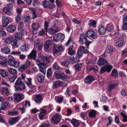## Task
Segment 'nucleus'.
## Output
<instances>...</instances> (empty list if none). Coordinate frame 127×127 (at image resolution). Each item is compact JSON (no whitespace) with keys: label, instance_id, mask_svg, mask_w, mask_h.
Returning a JSON list of instances; mask_svg holds the SVG:
<instances>
[{"label":"nucleus","instance_id":"1","mask_svg":"<svg viewBox=\"0 0 127 127\" xmlns=\"http://www.w3.org/2000/svg\"><path fill=\"white\" fill-rule=\"evenodd\" d=\"M50 57L47 56L46 57H42L41 58V60L43 63H40L39 60H35L37 64L39 67V71L45 74L46 73V68L47 66L46 64L49 63L50 62Z\"/></svg>","mask_w":127,"mask_h":127},{"label":"nucleus","instance_id":"2","mask_svg":"<svg viewBox=\"0 0 127 127\" xmlns=\"http://www.w3.org/2000/svg\"><path fill=\"white\" fill-rule=\"evenodd\" d=\"M86 35H85L83 33L80 34L79 40V43L81 45L85 44L88 49H89V47L90 44L92 42L88 40Z\"/></svg>","mask_w":127,"mask_h":127},{"label":"nucleus","instance_id":"3","mask_svg":"<svg viewBox=\"0 0 127 127\" xmlns=\"http://www.w3.org/2000/svg\"><path fill=\"white\" fill-rule=\"evenodd\" d=\"M14 100L15 103H17L20 102L24 98V95L20 93H14Z\"/></svg>","mask_w":127,"mask_h":127},{"label":"nucleus","instance_id":"4","mask_svg":"<svg viewBox=\"0 0 127 127\" xmlns=\"http://www.w3.org/2000/svg\"><path fill=\"white\" fill-rule=\"evenodd\" d=\"M86 36L90 39H94L96 38L97 35L96 33L92 31H89L86 33Z\"/></svg>","mask_w":127,"mask_h":127},{"label":"nucleus","instance_id":"5","mask_svg":"<svg viewBox=\"0 0 127 127\" xmlns=\"http://www.w3.org/2000/svg\"><path fill=\"white\" fill-rule=\"evenodd\" d=\"M60 120V115L58 113H57L52 118L51 122L53 124H57L59 123Z\"/></svg>","mask_w":127,"mask_h":127},{"label":"nucleus","instance_id":"6","mask_svg":"<svg viewBox=\"0 0 127 127\" xmlns=\"http://www.w3.org/2000/svg\"><path fill=\"white\" fill-rule=\"evenodd\" d=\"M55 74L56 78L57 79H61L65 81L66 79L68 78V77L66 76L63 73H60L56 71L55 72Z\"/></svg>","mask_w":127,"mask_h":127},{"label":"nucleus","instance_id":"7","mask_svg":"<svg viewBox=\"0 0 127 127\" xmlns=\"http://www.w3.org/2000/svg\"><path fill=\"white\" fill-rule=\"evenodd\" d=\"M64 35L61 33H57L53 37V40L54 41L58 42L64 39Z\"/></svg>","mask_w":127,"mask_h":127},{"label":"nucleus","instance_id":"8","mask_svg":"<svg viewBox=\"0 0 127 127\" xmlns=\"http://www.w3.org/2000/svg\"><path fill=\"white\" fill-rule=\"evenodd\" d=\"M114 48L113 46L111 45L108 46L107 47L106 49L105 52L103 54L102 56L105 57L110 55L111 53L114 51Z\"/></svg>","mask_w":127,"mask_h":127},{"label":"nucleus","instance_id":"9","mask_svg":"<svg viewBox=\"0 0 127 127\" xmlns=\"http://www.w3.org/2000/svg\"><path fill=\"white\" fill-rule=\"evenodd\" d=\"M115 45L119 47L122 46L124 43L123 39L122 38L117 37L114 40Z\"/></svg>","mask_w":127,"mask_h":127},{"label":"nucleus","instance_id":"10","mask_svg":"<svg viewBox=\"0 0 127 127\" xmlns=\"http://www.w3.org/2000/svg\"><path fill=\"white\" fill-rule=\"evenodd\" d=\"M2 48L1 49V51L6 54H9L10 52V49L9 48L7 45L3 44L2 46Z\"/></svg>","mask_w":127,"mask_h":127},{"label":"nucleus","instance_id":"11","mask_svg":"<svg viewBox=\"0 0 127 127\" xmlns=\"http://www.w3.org/2000/svg\"><path fill=\"white\" fill-rule=\"evenodd\" d=\"M2 26L5 27H6L10 22L9 18L4 16L2 17Z\"/></svg>","mask_w":127,"mask_h":127},{"label":"nucleus","instance_id":"12","mask_svg":"<svg viewBox=\"0 0 127 127\" xmlns=\"http://www.w3.org/2000/svg\"><path fill=\"white\" fill-rule=\"evenodd\" d=\"M117 84L115 81H111V83L109 84L108 87V91L111 92V91L114 89L117 86Z\"/></svg>","mask_w":127,"mask_h":127},{"label":"nucleus","instance_id":"13","mask_svg":"<svg viewBox=\"0 0 127 127\" xmlns=\"http://www.w3.org/2000/svg\"><path fill=\"white\" fill-rule=\"evenodd\" d=\"M62 49V47L60 45H57L55 44H54L53 53L54 54H56L61 51Z\"/></svg>","mask_w":127,"mask_h":127},{"label":"nucleus","instance_id":"14","mask_svg":"<svg viewBox=\"0 0 127 127\" xmlns=\"http://www.w3.org/2000/svg\"><path fill=\"white\" fill-rule=\"evenodd\" d=\"M63 84V82L59 80L53 82L52 88L53 89H56L58 87L62 86Z\"/></svg>","mask_w":127,"mask_h":127},{"label":"nucleus","instance_id":"15","mask_svg":"<svg viewBox=\"0 0 127 127\" xmlns=\"http://www.w3.org/2000/svg\"><path fill=\"white\" fill-rule=\"evenodd\" d=\"M52 44V41L50 40H48L46 42L44 46L45 51H48L50 47L51 46Z\"/></svg>","mask_w":127,"mask_h":127},{"label":"nucleus","instance_id":"16","mask_svg":"<svg viewBox=\"0 0 127 127\" xmlns=\"http://www.w3.org/2000/svg\"><path fill=\"white\" fill-rule=\"evenodd\" d=\"M19 119V117H16L10 118L8 120L9 122L10 125H12L16 123L18 121Z\"/></svg>","mask_w":127,"mask_h":127},{"label":"nucleus","instance_id":"17","mask_svg":"<svg viewBox=\"0 0 127 127\" xmlns=\"http://www.w3.org/2000/svg\"><path fill=\"white\" fill-rule=\"evenodd\" d=\"M106 31V29L104 28V26L102 25H99L98 27V32L102 34H104Z\"/></svg>","mask_w":127,"mask_h":127},{"label":"nucleus","instance_id":"18","mask_svg":"<svg viewBox=\"0 0 127 127\" xmlns=\"http://www.w3.org/2000/svg\"><path fill=\"white\" fill-rule=\"evenodd\" d=\"M108 63L107 61L102 58L99 59L97 62V64L99 65H106Z\"/></svg>","mask_w":127,"mask_h":127},{"label":"nucleus","instance_id":"19","mask_svg":"<svg viewBox=\"0 0 127 127\" xmlns=\"http://www.w3.org/2000/svg\"><path fill=\"white\" fill-rule=\"evenodd\" d=\"M95 78L92 76L88 75L86 78L85 81L87 83H92L94 80Z\"/></svg>","mask_w":127,"mask_h":127},{"label":"nucleus","instance_id":"20","mask_svg":"<svg viewBox=\"0 0 127 127\" xmlns=\"http://www.w3.org/2000/svg\"><path fill=\"white\" fill-rule=\"evenodd\" d=\"M15 90L16 91H20L24 89H25V86L23 83L16 86H14Z\"/></svg>","mask_w":127,"mask_h":127},{"label":"nucleus","instance_id":"21","mask_svg":"<svg viewBox=\"0 0 127 127\" xmlns=\"http://www.w3.org/2000/svg\"><path fill=\"white\" fill-rule=\"evenodd\" d=\"M18 41L16 39H12L10 41V43L13 48H17L18 46L17 43Z\"/></svg>","mask_w":127,"mask_h":127},{"label":"nucleus","instance_id":"22","mask_svg":"<svg viewBox=\"0 0 127 127\" xmlns=\"http://www.w3.org/2000/svg\"><path fill=\"white\" fill-rule=\"evenodd\" d=\"M36 56V51L33 50L29 55L28 58L30 59H35Z\"/></svg>","mask_w":127,"mask_h":127},{"label":"nucleus","instance_id":"23","mask_svg":"<svg viewBox=\"0 0 127 127\" xmlns=\"http://www.w3.org/2000/svg\"><path fill=\"white\" fill-rule=\"evenodd\" d=\"M42 99V96L40 94L37 95H35L34 100L37 103H40Z\"/></svg>","mask_w":127,"mask_h":127},{"label":"nucleus","instance_id":"24","mask_svg":"<svg viewBox=\"0 0 127 127\" xmlns=\"http://www.w3.org/2000/svg\"><path fill=\"white\" fill-rule=\"evenodd\" d=\"M15 29L16 28L14 26L10 25H9L7 28L6 30L9 32H12L14 31Z\"/></svg>","mask_w":127,"mask_h":127},{"label":"nucleus","instance_id":"25","mask_svg":"<svg viewBox=\"0 0 127 127\" xmlns=\"http://www.w3.org/2000/svg\"><path fill=\"white\" fill-rule=\"evenodd\" d=\"M2 93L5 96H7L9 94V91L7 88L4 87L1 89Z\"/></svg>","mask_w":127,"mask_h":127},{"label":"nucleus","instance_id":"26","mask_svg":"<svg viewBox=\"0 0 127 127\" xmlns=\"http://www.w3.org/2000/svg\"><path fill=\"white\" fill-rule=\"evenodd\" d=\"M9 104V102L7 101L2 102L1 104V107L0 109L1 110H4L6 107Z\"/></svg>","mask_w":127,"mask_h":127},{"label":"nucleus","instance_id":"27","mask_svg":"<svg viewBox=\"0 0 127 127\" xmlns=\"http://www.w3.org/2000/svg\"><path fill=\"white\" fill-rule=\"evenodd\" d=\"M96 114V111L95 110H92V111H90L89 113V117L93 118L95 117Z\"/></svg>","mask_w":127,"mask_h":127},{"label":"nucleus","instance_id":"28","mask_svg":"<svg viewBox=\"0 0 127 127\" xmlns=\"http://www.w3.org/2000/svg\"><path fill=\"white\" fill-rule=\"evenodd\" d=\"M17 77V75H14L12 77H8L7 78V80L10 83H13L15 81V80Z\"/></svg>","mask_w":127,"mask_h":127},{"label":"nucleus","instance_id":"29","mask_svg":"<svg viewBox=\"0 0 127 127\" xmlns=\"http://www.w3.org/2000/svg\"><path fill=\"white\" fill-rule=\"evenodd\" d=\"M0 74L3 77L7 76L8 75V73L3 69H0Z\"/></svg>","mask_w":127,"mask_h":127},{"label":"nucleus","instance_id":"30","mask_svg":"<svg viewBox=\"0 0 127 127\" xmlns=\"http://www.w3.org/2000/svg\"><path fill=\"white\" fill-rule=\"evenodd\" d=\"M106 31L108 32H112L114 30V27L113 25L111 24H108L106 27Z\"/></svg>","mask_w":127,"mask_h":127},{"label":"nucleus","instance_id":"31","mask_svg":"<svg viewBox=\"0 0 127 127\" xmlns=\"http://www.w3.org/2000/svg\"><path fill=\"white\" fill-rule=\"evenodd\" d=\"M7 70L11 74L16 75L17 73V71L16 70L13 68L7 67Z\"/></svg>","mask_w":127,"mask_h":127},{"label":"nucleus","instance_id":"32","mask_svg":"<svg viewBox=\"0 0 127 127\" xmlns=\"http://www.w3.org/2000/svg\"><path fill=\"white\" fill-rule=\"evenodd\" d=\"M37 79L38 81L40 83H42L44 81V78L42 74H39L37 77Z\"/></svg>","mask_w":127,"mask_h":127},{"label":"nucleus","instance_id":"33","mask_svg":"<svg viewBox=\"0 0 127 127\" xmlns=\"http://www.w3.org/2000/svg\"><path fill=\"white\" fill-rule=\"evenodd\" d=\"M40 26V25L37 23H33L32 25V29L34 30H37Z\"/></svg>","mask_w":127,"mask_h":127},{"label":"nucleus","instance_id":"34","mask_svg":"<svg viewBox=\"0 0 127 127\" xmlns=\"http://www.w3.org/2000/svg\"><path fill=\"white\" fill-rule=\"evenodd\" d=\"M71 122L74 127H77L79 125L78 121L75 119H72Z\"/></svg>","mask_w":127,"mask_h":127},{"label":"nucleus","instance_id":"35","mask_svg":"<svg viewBox=\"0 0 127 127\" xmlns=\"http://www.w3.org/2000/svg\"><path fill=\"white\" fill-rule=\"evenodd\" d=\"M82 66V64L77 63L74 65V67L76 71H78L81 69Z\"/></svg>","mask_w":127,"mask_h":127},{"label":"nucleus","instance_id":"36","mask_svg":"<svg viewBox=\"0 0 127 127\" xmlns=\"http://www.w3.org/2000/svg\"><path fill=\"white\" fill-rule=\"evenodd\" d=\"M96 23L94 20H90L88 24L91 27H93L94 28L96 27Z\"/></svg>","mask_w":127,"mask_h":127},{"label":"nucleus","instance_id":"37","mask_svg":"<svg viewBox=\"0 0 127 127\" xmlns=\"http://www.w3.org/2000/svg\"><path fill=\"white\" fill-rule=\"evenodd\" d=\"M73 48V45H71L69 46L68 49V53L71 55H73L75 53V51L72 50Z\"/></svg>","mask_w":127,"mask_h":127},{"label":"nucleus","instance_id":"38","mask_svg":"<svg viewBox=\"0 0 127 127\" xmlns=\"http://www.w3.org/2000/svg\"><path fill=\"white\" fill-rule=\"evenodd\" d=\"M59 30L58 28L56 29L51 28L49 30V33L51 35H53L56 32H59Z\"/></svg>","mask_w":127,"mask_h":127},{"label":"nucleus","instance_id":"39","mask_svg":"<svg viewBox=\"0 0 127 127\" xmlns=\"http://www.w3.org/2000/svg\"><path fill=\"white\" fill-rule=\"evenodd\" d=\"M110 75L112 77H115L118 76V72L117 69H114L113 70Z\"/></svg>","mask_w":127,"mask_h":127},{"label":"nucleus","instance_id":"40","mask_svg":"<svg viewBox=\"0 0 127 127\" xmlns=\"http://www.w3.org/2000/svg\"><path fill=\"white\" fill-rule=\"evenodd\" d=\"M28 50V45L27 44H24L21 48V50L22 51H26Z\"/></svg>","mask_w":127,"mask_h":127},{"label":"nucleus","instance_id":"41","mask_svg":"<svg viewBox=\"0 0 127 127\" xmlns=\"http://www.w3.org/2000/svg\"><path fill=\"white\" fill-rule=\"evenodd\" d=\"M63 99L64 98L63 96H58L57 97L56 101L57 103L60 104L62 102Z\"/></svg>","mask_w":127,"mask_h":127},{"label":"nucleus","instance_id":"42","mask_svg":"<svg viewBox=\"0 0 127 127\" xmlns=\"http://www.w3.org/2000/svg\"><path fill=\"white\" fill-rule=\"evenodd\" d=\"M22 34L20 32H18L15 34L14 36L15 38L18 39H21L22 38Z\"/></svg>","mask_w":127,"mask_h":127},{"label":"nucleus","instance_id":"43","mask_svg":"<svg viewBox=\"0 0 127 127\" xmlns=\"http://www.w3.org/2000/svg\"><path fill=\"white\" fill-rule=\"evenodd\" d=\"M47 3L48 5H47V8H49L53 9L55 8V5L53 3H51L50 1H48Z\"/></svg>","mask_w":127,"mask_h":127},{"label":"nucleus","instance_id":"44","mask_svg":"<svg viewBox=\"0 0 127 127\" xmlns=\"http://www.w3.org/2000/svg\"><path fill=\"white\" fill-rule=\"evenodd\" d=\"M106 71L110 72L112 68V66L110 65H106L104 66Z\"/></svg>","mask_w":127,"mask_h":127},{"label":"nucleus","instance_id":"45","mask_svg":"<svg viewBox=\"0 0 127 127\" xmlns=\"http://www.w3.org/2000/svg\"><path fill=\"white\" fill-rule=\"evenodd\" d=\"M47 31L45 29L42 30L39 32L38 35L40 36H43L45 35V33L47 32Z\"/></svg>","mask_w":127,"mask_h":127},{"label":"nucleus","instance_id":"46","mask_svg":"<svg viewBox=\"0 0 127 127\" xmlns=\"http://www.w3.org/2000/svg\"><path fill=\"white\" fill-rule=\"evenodd\" d=\"M121 115L123 118V121L124 122H127V116L124 113L121 112L120 113Z\"/></svg>","mask_w":127,"mask_h":127},{"label":"nucleus","instance_id":"47","mask_svg":"<svg viewBox=\"0 0 127 127\" xmlns=\"http://www.w3.org/2000/svg\"><path fill=\"white\" fill-rule=\"evenodd\" d=\"M24 20L26 23H29L30 22V17L29 16H25L24 17Z\"/></svg>","mask_w":127,"mask_h":127},{"label":"nucleus","instance_id":"48","mask_svg":"<svg viewBox=\"0 0 127 127\" xmlns=\"http://www.w3.org/2000/svg\"><path fill=\"white\" fill-rule=\"evenodd\" d=\"M23 83L21 79H18L16 81L15 85V86H16Z\"/></svg>","mask_w":127,"mask_h":127},{"label":"nucleus","instance_id":"49","mask_svg":"<svg viewBox=\"0 0 127 127\" xmlns=\"http://www.w3.org/2000/svg\"><path fill=\"white\" fill-rule=\"evenodd\" d=\"M12 37H7L5 40V42L7 44L9 42L10 43V41L12 40Z\"/></svg>","mask_w":127,"mask_h":127},{"label":"nucleus","instance_id":"50","mask_svg":"<svg viewBox=\"0 0 127 127\" xmlns=\"http://www.w3.org/2000/svg\"><path fill=\"white\" fill-rule=\"evenodd\" d=\"M7 35L6 32L2 30H0V37H5Z\"/></svg>","mask_w":127,"mask_h":127},{"label":"nucleus","instance_id":"51","mask_svg":"<svg viewBox=\"0 0 127 127\" xmlns=\"http://www.w3.org/2000/svg\"><path fill=\"white\" fill-rule=\"evenodd\" d=\"M52 71L51 68L48 69L47 71V76L48 77H49L52 75Z\"/></svg>","mask_w":127,"mask_h":127},{"label":"nucleus","instance_id":"52","mask_svg":"<svg viewBox=\"0 0 127 127\" xmlns=\"http://www.w3.org/2000/svg\"><path fill=\"white\" fill-rule=\"evenodd\" d=\"M53 68L56 70H58L59 68V66L58 65L57 63L55 62L53 65Z\"/></svg>","mask_w":127,"mask_h":127},{"label":"nucleus","instance_id":"53","mask_svg":"<svg viewBox=\"0 0 127 127\" xmlns=\"http://www.w3.org/2000/svg\"><path fill=\"white\" fill-rule=\"evenodd\" d=\"M18 113V112L17 111H13L9 112L8 114L10 115H15Z\"/></svg>","mask_w":127,"mask_h":127},{"label":"nucleus","instance_id":"54","mask_svg":"<svg viewBox=\"0 0 127 127\" xmlns=\"http://www.w3.org/2000/svg\"><path fill=\"white\" fill-rule=\"evenodd\" d=\"M36 46L37 47L38 50H40L42 47V45L41 44H40L38 43H36Z\"/></svg>","mask_w":127,"mask_h":127},{"label":"nucleus","instance_id":"55","mask_svg":"<svg viewBox=\"0 0 127 127\" xmlns=\"http://www.w3.org/2000/svg\"><path fill=\"white\" fill-rule=\"evenodd\" d=\"M21 15H17L15 17V20L16 22H19L21 20Z\"/></svg>","mask_w":127,"mask_h":127},{"label":"nucleus","instance_id":"56","mask_svg":"<svg viewBox=\"0 0 127 127\" xmlns=\"http://www.w3.org/2000/svg\"><path fill=\"white\" fill-rule=\"evenodd\" d=\"M61 65L65 66L67 67L68 65V62L67 61H64L61 63Z\"/></svg>","mask_w":127,"mask_h":127},{"label":"nucleus","instance_id":"57","mask_svg":"<svg viewBox=\"0 0 127 127\" xmlns=\"http://www.w3.org/2000/svg\"><path fill=\"white\" fill-rule=\"evenodd\" d=\"M83 52L80 50L78 51L77 54V57L79 58L81 57L82 55Z\"/></svg>","mask_w":127,"mask_h":127},{"label":"nucleus","instance_id":"58","mask_svg":"<svg viewBox=\"0 0 127 127\" xmlns=\"http://www.w3.org/2000/svg\"><path fill=\"white\" fill-rule=\"evenodd\" d=\"M31 64V62L29 61H27L25 63L24 65L26 68H28L29 66Z\"/></svg>","mask_w":127,"mask_h":127},{"label":"nucleus","instance_id":"59","mask_svg":"<svg viewBox=\"0 0 127 127\" xmlns=\"http://www.w3.org/2000/svg\"><path fill=\"white\" fill-rule=\"evenodd\" d=\"M16 11L17 13V15H21V13L22 12V9H21L17 8L16 9Z\"/></svg>","mask_w":127,"mask_h":127},{"label":"nucleus","instance_id":"60","mask_svg":"<svg viewBox=\"0 0 127 127\" xmlns=\"http://www.w3.org/2000/svg\"><path fill=\"white\" fill-rule=\"evenodd\" d=\"M81 117L84 120L85 117L86 116V113L85 112H81L80 114Z\"/></svg>","mask_w":127,"mask_h":127},{"label":"nucleus","instance_id":"61","mask_svg":"<svg viewBox=\"0 0 127 127\" xmlns=\"http://www.w3.org/2000/svg\"><path fill=\"white\" fill-rule=\"evenodd\" d=\"M115 122L117 124H119L120 123L118 115H117L115 116Z\"/></svg>","mask_w":127,"mask_h":127},{"label":"nucleus","instance_id":"62","mask_svg":"<svg viewBox=\"0 0 127 127\" xmlns=\"http://www.w3.org/2000/svg\"><path fill=\"white\" fill-rule=\"evenodd\" d=\"M123 26L122 30H127V22H125Z\"/></svg>","mask_w":127,"mask_h":127},{"label":"nucleus","instance_id":"63","mask_svg":"<svg viewBox=\"0 0 127 127\" xmlns=\"http://www.w3.org/2000/svg\"><path fill=\"white\" fill-rule=\"evenodd\" d=\"M13 64L12 66H13L15 68L17 67L20 64L18 62L15 61Z\"/></svg>","mask_w":127,"mask_h":127},{"label":"nucleus","instance_id":"64","mask_svg":"<svg viewBox=\"0 0 127 127\" xmlns=\"http://www.w3.org/2000/svg\"><path fill=\"white\" fill-rule=\"evenodd\" d=\"M123 20V23L127 22V13H126L124 15Z\"/></svg>","mask_w":127,"mask_h":127}]
</instances>
